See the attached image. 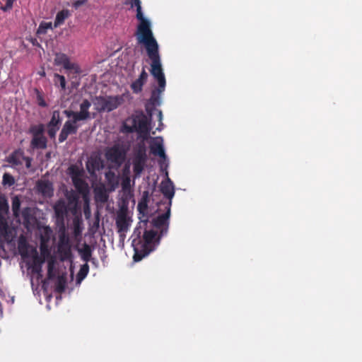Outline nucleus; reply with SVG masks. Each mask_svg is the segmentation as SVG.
<instances>
[{
    "instance_id": "a211bd4d",
    "label": "nucleus",
    "mask_w": 362,
    "mask_h": 362,
    "mask_svg": "<svg viewBox=\"0 0 362 362\" xmlns=\"http://www.w3.org/2000/svg\"><path fill=\"white\" fill-rule=\"evenodd\" d=\"M69 170L72 174V180L76 188L79 191V192H84L86 189V185L84 181L80 177L78 173H74L72 167L69 168Z\"/></svg>"
},
{
    "instance_id": "aec40b11",
    "label": "nucleus",
    "mask_w": 362,
    "mask_h": 362,
    "mask_svg": "<svg viewBox=\"0 0 362 362\" xmlns=\"http://www.w3.org/2000/svg\"><path fill=\"white\" fill-rule=\"evenodd\" d=\"M107 185L111 191H114L119 185V177L114 173L109 171L105 173Z\"/></svg>"
},
{
    "instance_id": "2eb2a0df",
    "label": "nucleus",
    "mask_w": 362,
    "mask_h": 362,
    "mask_svg": "<svg viewBox=\"0 0 362 362\" xmlns=\"http://www.w3.org/2000/svg\"><path fill=\"white\" fill-rule=\"evenodd\" d=\"M37 189L45 197H49L53 194L52 185L47 180L39 181L37 184Z\"/></svg>"
},
{
    "instance_id": "a19ab883",
    "label": "nucleus",
    "mask_w": 362,
    "mask_h": 362,
    "mask_svg": "<svg viewBox=\"0 0 362 362\" xmlns=\"http://www.w3.org/2000/svg\"><path fill=\"white\" fill-rule=\"evenodd\" d=\"M158 117L160 122H161L163 115H162V112L160 110H158ZM160 124L162 125L163 124L160 123Z\"/></svg>"
},
{
    "instance_id": "c9c22d12",
    "label": "nucleus",
    "mask_w": 362,
    "mask_h": 362,
    "mask_svg": "<svg viewBox=\"0 0 362 362\" xmlns=\"http://www.w3.org/2000/svg\"><path fill=\"white\" fill-rule=\"evenodd\" d=\"M57 288L59 291H62L65 288V280L62 276L59 277Z\"/></svg>"
},
{
    "instance_id": "f8f14e48",
    "label": "nucleus",
    "mask_w": 362,
    "mask_h": 362,
    "mask_svg": "<svg viewBox=\"0 0 362 362\" xmlns=\"http://www.w3.org/2000/svg\"><path fill=\"white\" fill-rule=\"evenodd\" d=\"M146 160V152L144 150H139L135 154L133 158L134 172L135 178L139 177L142 173Z\"/></svg>"
},
{
    "instance_id": "ddd939ff",
    "label": "nucleus",
    "mask_w": 362,
    "mask_h": 362,
    "mask_svg": "<svg viewBox=\"0 0 362 362\" xmlns=\"http://www.w3.org/2000/svg\"><path fill=\"white\" fill-rule=\"evenodd\" d=\"M62 123L60 113L58 110L53 112L52 117L47 124V134L51 139H54Z\"/></svg>"
},
{
    "instance_id": "c85d7f7f",
    "label": "nucleus",
    "mask_w": 362,
    "mask_h": 362,
    "mask_svg": "<svg viewBox=\"0 0 362 362\" xmlns=\"http://www.w3.org/2000/svg\"><path fill=\"white\" fill-rule=\"evenodd\" d=\"M15 183L14 178L8 173H4L3 175V184L4 185L11 186Z\"/></svg>"
},
{
    "instance_id": "58836bf2",
    "label": "nucleus",
    "mask_w": 362,
    "mask_h": 362,
    "mask_svg": "<svg viewBox=\"0 0 362 362\" xmlns=\"http://www.w3.org/2000/svg\"><path fill=\"white\" fill-rule=\"evenodd\" d=\"M86 2V0H78V1H76L74 4H73V6L77 9L78 8H79L81 6L85 4V3Z\"/></svg>"
},
{
    "instance_id": "2f4dec72",
    "label": "nucleus",
    "mask_w": 362,
    "mask_h": 362,
    "mask_svg": "<svg viewBox=\"0 0 362 362\" xmlns=\"http://www.w3.org/2000/svg\"><path fill=\"white\" fill-rule=\"evenodd\" d=\"M135 127L138 128L141 132H148V125L146 119H143L139 122L138 127L135 124Z\"/></svg>"
},
{
    "instance_id": "5701e85b",
    "label": "nucleus",
    "mask_w": 362,
    "mask_h": 362,
    "mask_svg": "<svg viewBox=\"0 0 362 362\" xmlns=\"http://www.w3.org/2000/svg\"><path fill=\"white\" fill-rule=\"evenodd\" d=\"M55 264L56 260L51 257L47 262V276L49 279L54 278L55 276Z\"/></svg>"
},
{
    "instance_id": "473e14b6",
    "label": "nucleus",
    "mask_w": 362,
    "mask_h": 362,
    "mask_svg": "<svg viewBox=\"0 0 362 362\" xmlns=\"http://www.w3.org/2000/svg\"><path fill=\"white\" fill-rule=\"evenodd\" d=\"M108 196L104 192H100L96 194V199L102 203H105L107 201Z\"/></svg>"
},
{
    "instance_id": "72a5a7b5",
    "label": "nucleus",
    "mask_w": 362,
    "mask_h": 362,
    "mask_svg": "<svg viewBox=\"0 0 362 362\" xmlns=\"http://www.w3.org/2000/svg\"><path fill=\"white\" fill-rule=\"evenodd\" d=\"M8 209V204L4 196L0 194V211H4Z\"/></svg>"
},
{
    "instance_id": "ea45409f",
    "label": "nucleus",
    "mask_w": 362,
    "mask_h": 362,
    "mask_svg": "<svg viewBox=\"0 0 362 362\" xmlns=\"http://www.w3.org/2000/svg\"><path fill=\"white\" fill-rule=\"evenodd\" d=\"M13 0H7L6 6L4 7H3L2 9L4 11H6L7 9L11 8L12 6H13Z\"/></svg>"
},
{
    "instance_id": "412c9836",
    "label": "nucleus",
    "mask_w": 362,
    "mask_h": 362,
    "mask_svg": "<svg viewBox=\"0 0 362 362\" xmlns=\"http://www.w3.org/2000/svg\"><path fill=\"white\" fill-rule=\"evenodd\" d=\"M70 13L68 10H62L59 11L55 18L54 21V28L58 27L61 24H62L66 18H67L69 16Z\"/></svg>"
},
{
    "instance_id": "f3484780",
    "label": "nucleus",
    "mask_w": 362,
    "mask_h": 362,
    "mask_svg": "<svg viewBox=\"0 0 362 362\" xmlns=\"http://www.w3.org/2000/svg\"><path fill=\"white\" fill-rule=\"evenodd\" d=\"M54 212L59 218H63L67 212V204L65 199H59L54 206Z\"/></svg>"
},
{
    "instance_id": "c756f323",
    "label": "nucleus",
    "mask_w": 362,
    "mask_h": 362,
    "mask_svg": "<svg viewBox=\"0 0 362 362\" xmlns=\"http://www.w3.org/2000/svg\"><path fill=\"white\" fill-rule=\"evenodd\" d=\"M58 250L60 252L64 253V257H67L70 254V249L67 244H64L63 241L59 245Z\"/></svg>"
},
{
    "instance_id": "b1692460",
    "label": "nucleus",
    "mask_w": 362,
    "mask_h": 362,
    "mask_svg": "<svg viewBox=\"0 0 362 362\" xmlns=\"http://www.w3.org/2000/svg\"><path fill=\"white\" fill-rule=\"evenodd\" d=\"M44 125L38 124L33 125L30 128V132L32 134L33 136L44 135Z\"/></svg>"
},
{
    "instance_id": "7ed1b4c3",
    "label": "nucleus",
    "mask_w": 362,
    "mask_h": 362,
    "mask_svg": "<svg viewBox=\"0 0 362 362\" xmlns=\"http://www.w3.org/2000/svg\"><path fill=\"white\" fill-rule=\"evenodd\" d=\"M124 103L122 95L96 96L93 100L95 110L98 112H111Z\"/></svg>"
},
{
    "instance_id": "9b49d317",
    "label": "nucleus",
    "mask_w": 362,
    "mask_h": 362,
    "mask_svg": "<svg viewBox=\"0 0 362 362\" xmlns=\"http://www.w3.org/2000/svg\"><path fill=\"white\" fill-rule=\"evenodd\" d=\"M54 63L57 66L62 65L66 70H74L75 73L80 72L79 66L74 63H71L69 57L64 53H56Z\"/></svg>"
},
{
    "instance_id": "79ce46f5",
    "label": "nucleus",
    "mask_w": 362,
    "mask_h": 362,
    "mask_svg": "<svg viewBox=\"0 0 362 362\" xmlns=\"http://www.w3.org/2000/svg\"><path fill=\"white\" fill-rule=\"evenodd\" d=\"M45 231H46L47 233H51V229H50L49 228H48V227H47V228H45Z\"/></svg>"
},
{
    "instance_id": "37998d69",
    "label": "nucleus",
    "mask_w": 362,
    "mask_h": 362,
    "mask_svg": "<svg viewBox=\"0 0 362 362\" xmlns=\"http://www.w3.org/2000/svg\"><path fill=\"white\" fill-rule=\"evenodd\" d=\"M78 233V228H75V234H76V235Z\"/></svg>"
},
{
    "instance_id": "bb28decb",
    "label": "nucleus",
    "mask_w": 362,
    "mask_h": 362,
    "mask_svg": "<svg viewBox=\"0 0 362 362\" xmlns=\"http://www.w3.org/2000/svg\"><path fill=\"white\" fill-rule=\"evenodd\" d=\"M54 83L57 85V84H59V86H61V88L64 90L66 88V80H65V78L64 76H62V75H59L58 74H55L54 75Z\"/></svg>"
},
{
    "instance_id": "f03ea898",
    "label": "nucleus",
    "mask_w": 362,
    "mask_h": 362,
    "mask_svg": "<svg viewBox=\"0 0 362 362\" xmlns=\"http://www.w3.org/2000/svg\"><path fill=\"white\" fill-rule=\"evenodd\" d=\"M131 7L136 8V18L139 21L135 33L139 44L143 45L151 61V66L162 64L159 54V45L153 36L151 22L144 16L141 0H129Z\"/></svg>"
},
{
    "instance_id": "f257e3e1",
    "label": "nucleus",
    "mask_w": 362,
    "mask_h": 362,
    "mask_svg": "<svg viewBox=\"0 0 362 362\" xmlns=\"http://www.w3.org/2000/svg\"><path fill=\"white\" fill-rule=\"evenodd\" d=\"M160 191L169 199V202L165 206L167 211L165 214L153 218L151 222H142L143 225L146 226L143 236H141V226L134 229L132 235V245L134 250L133 259L135 262L141 260L154 250L160 243V237L166 235L168 233L171 201L175 195V187L171 180L168 177V172H166L165 180L162 181L160 183Z\"/></svg>"
},
{
    "instance_id": "c03bdc74",
    "label": "nucleus",
    "mask_w": 362,
    "mask_h": 362,
    "mask_svg": "<svg viewBox=\"0 0 362 362\" xmlns=\"http://www.w3.org/2000/svg\"><path fill=\"white\" fill-rule=\"evenodd\" d=\"M41 270V268H39V270L37 269H36V272H40Z\"/></svg>"
},
{
    "instance_id": "1a4fd4ad",
    "label": "nucleus",
    "mask_w": 362,
    "mask_h": 362,
    "mask_svg": "<svg viewBox=\"0 0 362 362\" xmlns=\"http://www.w3.org/2000/svg\"><path fill=\"white\" fill-rule=\"evenodd\" d=\"M105 157L112 166L118 167L124 160L125 153L119 145H115L106 150Z\"/></svg>"
},
{
    "instance_id": "a878e982",
    "label": "nucleus",
    "mask_w": 362,
    "mask_h": 362,
    "mask_svg": "<svg viewBox=\"0 0 362 362\" xmlns=\"http://www.w3.org/2000/svg\"><path fill=\"white\" fill-rule=\"evenodd\" d=\"M52 24L51 22H43V23H40V25L37 29V33L39 35L45 34L48 29H52Z\"/></svg>"
},
{
    "instance_id": "0eeeda50",
    "label": "nucleus",
    "mask_w": 362,
    "mask_h": 362,
    "mask_svg": "<svg viewBox=\"0 0 362 362\" xmlns=\"http://www.w3.org/2000/svg\"><path fill=\"white\" fill-rule=\"evenodd\" d=\"M115 221L120 240L124 241L132 223V217L126 211L120 210L117 214Z\"/></svg>"
},
{
    "instance_id": "e433bc0d",
    "label": "nucleus",
    "mask_w": 362,
    "mask_h": 362,
    "mask_svg": "<svg viewBox=\"0 0 362 362\" xmlns=\"http://www.w3.org/2000/svg\"><path fill=\"white\" fill-rule=\"evenodd\" d=\"M90 255H91V254H90V251L89 248L88 247V248H86V249L83 251V254H82V259H83L85 262H88V261L89 260L90 257Z\"/></svg>"
},
{
    "instance_id": "20e7f679",
    "label": "nucleus",
    "mask_w": 362,
    "mask_h": 362,
    "mask_svg": "<svg viewBox=\"0 0 362 362\" xmlns=\"http://www.w3.org/2000/svg\"><path fill=\"white\" fill-rule=\"evenodd\" d=\"M150 72L158 83V88L153 90L151 93L150 101L153 105H159L161 101V94L165 90L166 83L162 64L151 66Z\"/></svg>"
},
{
    "instance_id": "f704fd0d",
    "label": "nucleus",
    "mask_w": 362,
    "mask_h": 362,
    "mask_svg": "<svg viewBox=\"0 0 362 362\" xmlns=\"http://www.w3.org/2000/svg\"><path fill=\"white\" fill-rule=\"evenodd\" d=\"M138 210L140 213L144 214L147 211V203L146 201L140 202L137 206Z\"/></svg>"
},
{
    "instance_id": "dca6fc26",
    "label": "nucleus",
    "mask_w": 362,
    "mask_h": 362,
    "mask_svg": "<svg viewBox=\"0 0 362 362\" xmlns=\"http://www.w3.org/2000/svg\"><path fill=\"white\" fill-rule=\"evenodd\" d=\"M19 253L23 258L33 257L34 253L36 254V250L32 247H30L25 240H21L18 244Z\"/></svg>"
},
{
    "instance_id": "4be33fe9",
    "label": "nucleus",
    "mask_w": 362,
    "mask_h": 362,
    "mask_svg": "<svg viewBox=\"0 0 362 362\" xmlns=\"http://www.w3.org/2000/svg\"><path fill=\"white\" fill-rule=\"evenodd\" d=\"M88 271L89 266L87 263L81 266L76 276V281L78 284H81V282L85 279V277L87 276L88 273Z\"/></svg>"
},
{
    "instance_id": "423d86ee",
    "label": "nucleus",
    "mask_w": 362,
    "mask_h": 362,
    "mask_svg": "<svg viewBox=\"0 0 362 362\" xmlns=\"http://www.w3.org/2000/svg\"><path fill=\"white\" fill-rule=\"evenodd\" d=\"M6 161L11 167L18 170H21L24 168L29 169L31 167L32 158L25 156L24 152L21 149H18L7 157Z\"/></svg>"
},
{
    "instance_id": "4468645a",
    "label": "nucleus",
    "mask_w": 362,
    "mask_h": 362,
    "mask_svg": "<svg viewBox=\"0 0 362 362\" xmlns=\"http://www.w3.org/2000/svg\"><path fill=\"white\" fill-rule=\"evenodd\" d=\"M148 76V75L146 71L145 66H144L142 68L141 72L139 78L136 80H135L131 85V88L134 93H138L141 91L142 87L144 84L146 82Z\"/></svg>"
},
{
    "instance_id": "4c0bfd02",
    "label": "nucleus",
    "mask_w": 362,
    "mask_h": 362,
    "mask_svg": "<svg viewBox=\"0 0 362 362\" xmlns=\"http://www.w3.org/2000/svg\"><path fill=\"white\" fill-rule=\"evenodd\" d=\"M129 175H130L129 165H126V166L124 167V168L123 170L122 177H130Z\"/></svg>"
},
{
    "instance_id": "cd10ccee",
    "label": "nucleus",
    "mask_w": 362,
    "mask_h": 362,
    "mask_svg": "<svg viewBox=\"0 0 362 362\" xmlns=\"http://www.w3.org/2000/svg\"><path fill=\"white\" fill-rule=\"evenodd\" d=\"M21 202L17 197L13 198L12 200V210L13 211V214L17 216L18 215V211L20 210Z\"/></svg>"
},
{
    "instance_id": "9d476101",
    "label": "nucleus",
    "mask_w": 362,
    "mask_h": 362,
    "mask_svg": "<svg viewBox=\"0 0 362 362\" xmlns=\"http://www.w3.org/2000/svg\"><path fill=\"white\" fill-rule=\"evenodd\" d=\"M79 127L78 122L74 118H69L66 121L62 127L59 136V142H64L69 134H76Z\"/></svg>"
},
{
    "instance_id": "393cba45",
    "label": "nucleus",
    "mask_w": 362,
    "mask_h": 362,
    "mask_svg": "<svg viewBox=\"0 0 362 362\" xmlns=\"http://www.w3.org/2000/svg\"><path fill=\"white\" fill-rule=\"evenodd\" d=\"M122 188L124 192H129L132 189V181L130 177H122Z\"/></svg>"
},
{
    "instance_id": "6e6552de",
    "label": "nucleus",
    "mask_w": 362,
    "mask_h": 362,
    "mask_svg": "<svg viewBox=\"0 0 362 362\" xmlns=\"http://www.w3.org/2000/svg\"><path fill=\"white\" fill-rule=\"evenodd\" d=\"M150 148L151 151L153 155L160 157V160L159 162V164L160 165V168L162 169L163 168H168L169 162L165 152L163 138L160 136H157L154 138L151 144Z\"/></svg>"
},
{
    "instance_id": "6ab92c4d",
    "label": "nucleus",
    "mask_w": 362,
    "mask_h": 362,
    "mask_svg": "<svg viewBox=\"0 0 362 362\" xmlns=\"http://www.w3.org/2000/svg\"><path fill=\"white\" fill-rule=\"evenodd\" d=\"M30 145L33 148H46L47 139L44 135L33 136Z\"/></svg>"
},
{
    "instance_id": "a18cd8bd",
    "label": "nucleus",
    "mask_w": 362,
    "mask_h": 362,
    "mask_svg": "<svg viewBox=\"0 0 362 362\" xmlns=\"http://www.w3.org/2000/svg\"><path fill=\"white\" fill-rule=\"evenodd\" d=\"M13 1H14L15 0H13Z\"/></svg>"
},
{
    "instance_id": "39448f33",
    "label": "nucleus",
    "mask_w": 362,
    "mask_h": 362,
    "mask_svg": "<svg viewBox=\"0 0 362 362\" xmlns=\"http://www.w3.org/2000/svg\"><path fill=\"white\" fill-rule=\"evenodd\" d=\"M91 102L88 99H84L79 105V110L74 111V105L71 104L70 110H65L63 112L68 118H74L78 122L81 121H86L94 118L95 113L92 114L90 112V107L91 106Z\"/></svg>"
},
{
    "instance_id": "7c9ffc66",
    "label": "nucleus",
    "mask_w": 362,
    "mask_h": 362,
    "mask_svg": "<svg viewBox=\"0 0 362 362\" xmlns=\"http://www.w3.org/2000/svg\"><path fill=\"white\" fill-rule=\"evenodd\" d=\"M35 92H36V99H37V104L41 107H47V103L45 101L42 93L37 90H35Z\"/></svg>"
}]
</instances>
